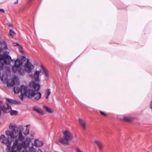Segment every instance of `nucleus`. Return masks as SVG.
Here are the masks:
<instances>
[{
    "label": "nucleus",
    "mask_w": 152,
    "mask_h": 152,
    "mask_svg": "<svg viewBox=\"0 0 152 152\" xmlns=\"http://www.w3.org/2000/svg\"><path fill=\"white\" fill-rule=\"evenodd\" d=\"M13 61V60L12 59L11 57L10 56V63L11 62V61Z\"/></svg>",
    "instance_id": "obj_41"
},
{
    "label": "nucleus",
    "mask_w": 152,
    "mask_h": 152,
    "mask_svg": "<svg viewBox=\"0 0 152 152\" xmlns=\"http://www.w3.org/2000/svg\"><path fill=\"white\" fill-rule=\"evenodd\" d=\"M11 142H10V144H11Z\"/></svg>",
    "instance_id": "obj_46"
},
{
    "label": "nucleus",
    "mask_w": 152,
    "mask_h": 152,
    "mask_svg": "<svg viewBox=\"0 0 152 152\" xmlns=\"http://www.w3.org/2000/svg\"><path fill=\"white\" fill-rule=\"evenodd\" d=\"M150 108L152 110V101L151 102V104H150Z\"/></svg>",
    "instance_id": "obj_38"
},
{
    "label": "nucleus",
    "mask_w": 152,
    "mask_h": 152,
    "mask_svg": "<svg viewBox=\"0 0 152 152\" xmlns=\"http://www.w3.org/2000/svg\"><path fill=\"white\" fill-rule=\"evenodd\" d=\"M47 95H50L51 93V90L50 89H48L47 90Z\"/></svg>",
    "instance_id": "obj_29"
},
{
    "label": "nucleus",
    "mask_w": 152,
    "mask_h": 152,
    "mask_svg": "<svg viewBox=\"0 0 152 152\" xmlns=\"http://www.w3.org/2000/svg\"><path fill=\"white\" fill-rule=\"evenodd\" d=\"M8 26H10V24H8Z\"/></svg>",
    "instance_id": "obj_45"
},
{
    "label": "nucleus",
    "mask_w": 152,
    "mask_h": 152,
    "mask_svg": "<svg viewBox=\"0 0 152 152\" xmlns=\"http://www.w3.org/2000/svg\"><path fill=\"white\" fill-rule=\"evenodd\" d=\"M10 114L12 115H16L18 114V111L16 110H12V108L10 106Z\"/></svg>",
    "instance_id": "obj_21"
},
{
    "label": "nucleus",
    "mask_w": 152,
    "mask_h": 152,
    "mask_svg": "<svg viewBox=\"0 0 152 152\" xmlns=\"http://www.w3.org/2000/svg\"><path fill=\"white\" fill-rule=\"evenodd\" d=\"M32 89H28L26 86L24 85H22L20 87V95L19 96L20 99L22 101L23 100V98L26 96L28 97V94L29 90H32Z\"/></svg>",
    "instance_id": "obj_4"
},
{
    "label": "nucleus",
    "mask_w": 152,
    "mask_h": 152,
    "mask_svg": "<svg viewBox=\"0 0 152 152\" xmlns=\"http://www.w3.org/2000/svg\"><path fill=\"white\" fill-rule=\"evenodd\" d=\"M61 143L64 145H68L69 142L64 137L60 138L58 140Z\"/></svg>",
    "instance_id": "obj_11"
},
{
    "label": "nucleus",
    "mask_w": 152,
    "mask_h": 152,
    "mask_svg": "<svg viewBox=\"0 0 152 152\" xmlns=\"http://www.w3.org/2000/svg\"><path fill=\"white\" fill-rule=\"evenodd\" d=\"M76 152H83L79 148L77 147L76 148Z\"/></svg>",
    "instance_id": "obj_32"
},
{
    "label": "nucleus",
    "mask_w": 152,
    "mask_h": 152,
    "mask_svg": "<svg viewBox=\"0 0 152 152\" xmlns=\"http://www.w3.org/2000/svg\"><path fill=\"white\" fill-rule=\"evenodd\" d=\"M3 67V63L2 62L0 61V70H1Z\"/></svg>",
    "instance_id": "obj_30"
},
{
    "label": "nucleus",
    "mask_w": 152,
    "mask_h": 152,
    "mask_svg": "<svg viewBox=\"0 0 152 152\" xmlns=\"http://www.w3.org/2000/svg\"><path fill=\"white\" fill-rule=\"evenodd\" d=\"M37 152H42L41 149H39L38 150Z\"/></svg>",
    "instance_id": "obj_39"
},
{
    "label": "nucleus",
    "mask_w": 152,
    "mask_h": 152,
    "mask_svg": "<svg viewBox=\"0 0 152 152\" xmlns=\"http://www.w3.org/2000/svg\"><path fill=\"white\" fill-rule=\"evenodd\" d=\"M1 42H0V44H1Z\"/></svg>",
    "instance_id": "obj_49"
},
{
    "label": "nucleus",
    "mask_w": 152,
    "mask_h": 152,
    "mask_svg": "<svg viewBox=\"0 0 152 152\" xmlns=\"http://www.w3.org/2000/svg\"><path fill=\"white\" fill-rule=\"evenodd\" d=\"M40 71L36 70L35 71L34 74V77L35 81H37L39 80V76Z\"/></svg>",
    "instance_id": "obj_13"
},
{
    "label": "nucleus",
    "mask_w": 152,
    "mask_h": 152,
    "mask_svg": "<svg viewBox=\"0 0 152 152\" xmlns=\"http://www.w3.org/2000/svg\"><path fill=\"white\" fill-rule=\"evenodd\" d=\"M10 26H12V24H10Z\"/></svg>",
    "instance_id": "obj_43"
},
{
    "label": "nucleus",
    "mask_w": 152,
    "mask_h": 152,
    "mask_svg": "<svg viewBox=\"0 0 152 152\" xmlns=\"http://www.w3.org/2000/svg\"><path fill=\"white\" fill-rule=\"evenodd\" d=\"M100 113L102 115L104 116H106L107 115L103 112L100 111Z\"/></svg>",
    "instance_id": "obj_34"
},
{
    "label": "nucleus",
    "mask_w": 152,
    "mask_h": 152,
    "mask_svg": "<svg viewBox=\"0 0 152 152\" xmlns=\"http://www.w3.org/2000/svg\"><path fill=\"white\" fill-rule=\"evenodd\" d=\"M19 51L21 53H23V47L20 45L19 46Z\"/></svg>",
    "instance_id": "obj_28"
},
{
    "label": "nucleus",
    "mask_w": 152,
    "mask_h": 152,
    "mask_svg": "<svg viewBox=\"0 0 152 152\" xmlns=\"http://www.w3.org/2000/svg\"><path fill=\"white\" fill-rule=\"evenodd\" d=\"M6 134L9 137L10 136V131L7 130L5 132Z\"/></svg>",
    "instance_id": "obj_33"
},
{
    "label": "nucleus",
    "mask_w": 152,
    "mask_h": 152,
    "mask_svg": "<svg viewBox=\"0 0 152 152\" xmlns=\"http://www.w3.org/2000/svg\"><path fill=\"white\" fill-rule=\"evenodd\" d=\"M29 86L31 88H33L36 91H38L39 89L40 88L39 85L36 83L34 81L30 82Z\"/></svg>",
    "instance_id": "obj_9"
},
{
    "label": "nucleus",
    "mask_w": 152,
    "mask_h": 152,
    "mask_svg": "<svg viewBox=\"0 0 152 152\" xmlns=\"http://www.w3.org/2000/svg\"><path fill=\"white\" fill-rule=\"evenodd\" d=\"M43 108L46 111L48 112V113H51L53 112V111L51 108L45 106H43Z\"/></svg>",
    "instance_id": "obj_18"
},
{
    "label": "nucleus",
    "mask_w": 152,
    "mask_h": 152,
    "mask_svg": "<svg viewBox=\"0 0 152 152\" xmlns=\"http://www.w3.org/2000/svg\"><path fill=\"white\" fill-rule=\"evenodd\" d=\"M55 152H58V151H55Z\"/></svg>",
    "instance_id": "obj_47"
},
{
    "label": "nucleus",
    "mask_w": 152,
    "mask_h": 152,
    "mask_svg": "<svg viewBox=\"0 0 152 152\" xmlns=\"http://www.w3.org/2000/svg\"><path fill=\"white\" fill-rule=\"evenodd\" d=\"M10 37L14 39H16V34L15 32L12 29H10Z\"/></svg>",
    "instance_id": "obj_19"
},
{
    "label": "nucleus",
    "mask_w": 152,
    "mask_h": 152,
    "mask_svg": "<svg viewBox=\"0 0 152 152\" xmlns=\"http://www.w3.org/2000/svg\"><path fill=\"white\" fill-rule=\"evenodd\" d=\"M42 96V94L39 92H36L33 89L29 91L28 94V97L32 98L34 101H36L40 99Z\"/></svg>",
    "instance_id": "obj_3"
},
{
    "label": "nucleus",
    "mask_w": 152,
    "mask_h": 152,
    "mask_svg": "<svg viewBox=\"0 0 152 152\" xmlns=\"http://www.w3.org/2000/svg\"><path fill=\"white\" fill-rule=\"evenodd\" d=\"M20 104V102H18L16 100L10 99V104Z\"/></svg>",
    "instance_id": "obj_23"
},
{
    "label": "nucleus",
    "mask_w": 152,
    "mask_h": 152,
    "mask_svg": "<svg viewBox=\"0 0 152 152\" xmlns=\"http://www.w3.org/2000/svg\"><path fill=\"white\" fill-rule=\"evenodd\" d=\"M20 88H19L18 87H15L13 88V91L15 94H18L20 91Z\"/></svg>",
    "instance_id": "obj_22"
},
{
    "label": "nucleus",
    "mask_w": 152,
    "mask_h": 152,
    "mask_svg": "<svg viewBox=\"0 0 152 152\" xmlns=\"http://www.w3.org/2000/svg\"><path fill=\"white\" fill-rule=\"evenodd\" d=\"M6 103L4 105H0V115L1 114V111H3L5 113H9L10 112L9 110V104L10 103V99H8L7 100Z\"/></svg>",
    "instance_id": "obj_6"
},
{
    "label": "nucleus",
    "mask_w": 152,
    "mask_h": 152,
    "mask_svg": "<svg viewBox=\"0 0 152 152\" xmlns=\"http://www.w3.org/2000/svg\"><path fill=\"white\" fill-rule=\"evenodd\" d=\"M49 96L50 95H47V96H46V99H48Z\"/></svg>",
    "instance_id": "obj_40"
},
{
    "label": "nucleus",
    "mask_w": 152,
    "mask_h": 152,
    "mask_svg": "<svg viewBox=\"0 0 152 152\" xmlns=\"http://www.w3.org/2000/svg\"><path fill=\"white\" fill-rule=\"evenodd\" d=\"M12 45L14 46H19L20 45L19 43L17 42H14L12 44Z\"/></svg>",
    "instance_id": "obj_31"
},
{
    "label": "nucleus",
    "mask_w": 152,
    "mask_h": 152,
    "mask_svg": "<svg viewBox=\"0 0 152 152\" xmlns=\"http://www.w3.org/2000/svg\"><path fill=\"white\" fill-rule=\"evenodd\" d=\"M19 144L18 143V139H16L13 141V145L12 146V148L15 149L16 148V145Z\"/></svg>",
    "instance_id": "obj_24"
},
{
    "label": "nucleus",
    "mask_w": 152,
    "mask_h": 152,
    "mask_svg": "<svg viewBox=\"0 0 152 152\" xmlns=\"http://www.w3.org/2000/svg\"><path fill=\"white\" fill-rule=\"evenodd\" d=\"M33 109L36 112L42 115L43 114V112L40 108L37 107H35L33 108Z\"/></svg>",
    "instance_id": "obj_14"
},
{
    "label": "nucleus",
    "mask_w": 152,
    "mask_h": 152,
    "mask_svg": "<svg viewBox=\"0 0 152 152\" xmlns=\"http://www.w3.org/2000/svg\"><path fill=\"white\" fill-rule=\"evenodd\" d=\"M28 140H30V139L27 138L26 140L23 141L21 144H19L16 145L17 150H15V149L13 148L12 151L10 152H28L26 149L30 143V141Z\"/></svg>",
    "instance_id": "obj_2"
},
{
    "label": "nucleus",
    "mask_w": 152,
    "mask_h": 152,
    "mask_svg": "<svg viewBox=\"0 0 152 152\" xmlns=\"http://www.w3.org/2000/svg\"><path fill=\"white\" fill-rule=\"evenodd\" d=\"M0 48L2 50H5L7 48L6 44L4 42H1L0 44Z\"/></svg>",
    "instance_id": "obj_20"
},
{
    "label": "nucleus",
    "mask_w": 152,
    "mask_h": 152,
    "mask_svg": "<svg viewBox=\"0 0 152 152\" xmlns=\"http://www.w3.org/2000/svg\"><path fill=\"white\" fill-rule=\"evenodd\" d=\"M18 3V0H17V1H16V2H15L14 3V4H17Z\"/></svg>",
    "instance_id": "obj_42"
},
{
    "label": "nucleus",
    "mask_w": 152,
    "mask_h": 152,
    "mask_svg": "<svg viewBox=\"0 0 152 152\" xmlns=\"http://www.w3.org/2000/svg\"><path fill=\"white\" fill-rule=\"evenodd\" d=\"M0 141L7 146L6 149L7 152H10L9 138V137H6L4 135H1L0 137Z\"/></svg>",
    "instance_id": "obj_5"
},
{
    "label": "nucleus",
    "mask_w": 152,
    "mask_h": 152,
    "mask_svg": "<svg viewBox=\"0 0 152 152\" xmlns=\"http://www.w3.org/2000/svg\"><path fill=\"white\" fill-rule=\"evenodd\" d=\"M0 12H1L4 13V10L3 9H0Z\"/></svg>",
    "instance_id": "obj_37"
},
{
    "label": "nucleus",
    "mask_w": 152,
    "mask_h": 152,
    "mask_svg": "<svg viewBox=\"0 0 152 152\" xmlns=\"http://www.w3.org/2000/svg\"><path fill=\"white\" fill-rule=\"evenodd\" d=\"M64 137L69 142L73 139V136L70 132L67 130H65L63 132Z\"/></svg>",
    "instance_id": "obj_8"
},
{
    "label": "nucleus",
    "mask_w": 152,
    "mask_h": 152,
    "mask_svg": "<svg viewBox=\"0 0 152 152\" xmlns=\"http://www.w3.org/2000/svg\"><path fill=\"white\" fill-rule=\"evenodd\" d=\"M31 152H36V150L34 148H32L31 149Z\"/></svg>",
    "instance_id": "obj_36"
},
{
    "label": "nucleus",
    "mask_w": 152,
    "mask_h": 152,
    "mask_svg": "<svg viewBox=\"0 0 152 152\" xmlns=\"http://www.w3.org/2000/svg\"><path fill=\"white\" fill-rule=\"evenodd\" d=\"M79 121L80 124L83 127L84 129L85 130L86 129V123L82 119H79Z\"/></svg>",
    "instance_id": "obj_15"
},
{
    "label": "nucleus",
    "mask_w": 152,
    "mask_h": 152,
    "mask_svg": "<svg viewBox=\"0 0 152 152\" xmlns=\"http://www.w3.org/2000/svg\"><path fill=\"white\" fill-rule=\"evenodd\" d=\"M1 80L4 83L7 84V86L8 87L10 86V83L7 78L5 77L4 76H3L2 77Z\"/></svg>",
    "instance_id": "obj_17"
},
{
    "label": "nucleus",
    "mask_w": 152,
    "mask_h": 152,
    "mask_svg": "<svg viewBox=\"0 0 152 152\" xmlns=\"http://www.w3.org/2000/svg\"><path fill=\"white\" fill-rule=\"evenodd\" d=\"M10 127H12V126L11 125H10Z\"/></svg>",
    "instance_id": "obj_44"
},
{
    "label": "nucleus",
    "mask_w": 152,
    "mask_h": 152,
    "mask_svg": "<svg viewBox=\"0 0 152 152\" xmlns=\"http://www.w3.org/2000/svg\"><path fill=\"white\" fill-rule=\"evenodd\" d=\"M26 59L27 60V61L24 65V70L20 67L23 63L22 60L18 59L15 61V64L12 67V71L14 72L15 73L18 71L19 75L23 76L25 74V71L28 73L31 72L34 68V66L29 62L28 59Z\"/></svg>",
    "instance_id": "obj_1"
},
{
    "label": "nucleus",
    "mask_w": 152,
    "mask_h": 152,
    "mask_svg": "<svg viewBox=\"0 0 152 152\" xmlns=\"http://www.w3.org/2000/svg\"><path fill=\"white\" fill-rule=\"evenodd\" d=\"M16 136H15L14 133L13 132H10V137L12 138H14L16 137Z\"/></svg>",
    "instance_id": "obj_26"
},
{
    "label": "nucleus",
    "mask_w": 152,
    "mask_h": 152,
    "mask_svg": "<svg viewBox=\"0 0 152 152\" xmlns=\"http://www.w3.org/2000/svg\"><path fill=\"white\" fill-rule=\"evenodd\" d=\"M96 145L97 147L99 152H102L103 151L104 145L100 141L95 140L94 142Z\"/></svg>",
    "instance_id": "obj_7"
},
{
    "label": "nucleus",
    "mask_w": 152,
    "mask_h": 152,
    "mask_svg": "<svg viewBox=\"0 0 152 152\" xmlns=\"http://www.w3.org/2000/svg\"><path fill=\"white\" fill-rule=\"evenodd\" d=\"M24 133L25 135L28 134L29 133V129L27 128H26V130Z\"/></svg>",
    "instance_id": "obj_27"
},
{
    "label": "nucleus",
    "mask_w": 152,
    "mask_h": 152,
    "mask_svg": "<svg viewBox=\"0 0 152 152\" xmlns=\"http://www.w3.org/2000/svg\"><path fill=\"white\" fill-rule=\"evenodd\" d=\"M124 120L127 121H131V120L128 118H124Z\"/></svg>",
    "instance_id": "obj_35"
},
{
    "label": "nucleus",
    "mask_w": 152,
    "mask_h": 152,
    "mask_svg": "<svg viewBox=\"0 0 152 152\" xmlns=\"http://www.w3.org/2000/svg\"><path fill=\"white\" fill-rule=\"evenodd\" d=\"M41 67L45 73V76L46 77H48V72L45 68L42 65L41 66Z\"/></svg>",
    "instance_id": "obj_25"
},
{
    "label": "nucleus",
    "mask_w": 152,
    "mask_h": 152,
    "mask_svg": "<svg viewBox=\"0 0 152 152\" xmlns=\"http://www.w3.org/2000/svg\"><path fill=\"white\" fill-rule=\"evenodd\" d=\"M19 82L18 77L17 76H14L12 81L10 82V86H13L15 83H19Z\"/></svg>",
    "instance_id": "obj_10"
},
{
    "label": "nucleus",
    "mask_w": 152,
    "mask_h": 152,
    "mask_svg": "<svg viewBox=\"0 0 152 152\" xmlns=\"http://www.w3.org/2000/svg\"><path fill=\"white\" fill-rule=\"evenodd\" d=\"M34 145L37 147H40L43 145V143L42 141L38 140H35L34 142Z\"/></svg>",
    "instance_id": "obj_12"
},
{
    "label": "nucleus",
    "mask_w": 152,
    "mask_h": 152,
    "mask_svg": "<svg viewBox=\"0 0 152 152\" xmlns=\"http://www.w3.org/2000/svg\"><path fill=\"white\" fill-rule=\"evenodd\" d=\"M1 101H0V102H1Z\"/></svg>",
    "instance_id": "obj_48"
},
{
    "label": "nucleus",
    "mask_w": 152,
    "mask_h": 152,
    "mask_svg": "<svg viewBox=\"0 0 152 152\" xmlns=\"http://www.w3.org/2000/svg\"><path fill=\"white\" fill-rule=\"evenodd\" d=\"M24 137L23 136L22 132L21 130H19V131L18 139L20 141H23L24 140Z\"/></svg>",
    "instance_id": "obj_16"
}]
</instances>
